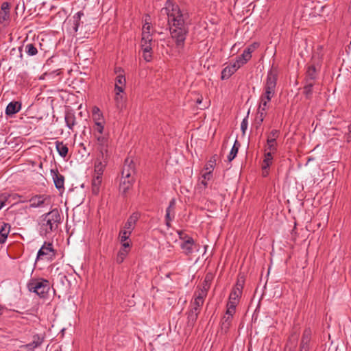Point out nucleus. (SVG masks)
<instances>
[{"label":"nucleus","mask_w":351,"mask_h":351,"mask_svg":"<svg viewBox=\"0 0 351 351\" xmlns=\"http://www.w3.org/2000/svg\"><path fill=\"white\" fill-rule=\"evenodd\" d=\"M160 16H167L171 36L179 52L184 47L185 40L189 33L188 14L184 12L172 1L167 0L160 10Z\"/></svg>","instance_id":"nucleus-1"},{"label":"nucleus","mask_w":351,"mask_h":351,"mask_svg":"<svg viewBox=\"0 0 351 351\" xmlns=\"http://www.w3.org/2000/svg\"><path fill=\"white\" fill-rule=\"evenodd\" d=\"M61 222V216L57 208L53 209L49 213L42 215L39 222L40 234L42 236H47L56 231Z\"/></svg>","instance_id":"nucleus-2"},{"label":"nucleus","mask_w":351,"mask_h":351,"mask_svg":"<svg viewBox=\"0 0 351 351\" xmlns=\"http://www.w3.org/2000/svg\"><path fill=\"white\" fill-rule=\"evenodd\" d=\"M149 16H146L148 18ZM153 38L151 33V24L145 19V23L143 25L141 47L143 51V56L145 61L149 62L152 60Z\"/></svg>","instance_id":"nucleus-3"},{"label":"nucleus","mask_w":351,"mask_h":351,"mask_svg":"<svg viewBox=\"0 0 351 351\" xmlns=\"http://www.w3.org/2000/svg\"><path fill=\"white\" fill-rule=\"evenodd\" d=\"M28 289L40 297H45L49 289V284L47 280L34 279L29 282Z\"/></svg>","instance_id":"nucleus-4"},{"label":"nucleus","mask_w":351,"mask_h":351,"mask_svg":"<svg viewBox=\"0 0 351 351\" xmlns=\"http://www.w3.org/2000/svg\"><path fill=\"white\" fill-rule=\"evenodd\" d=\"M257 47V43H253L247 47L244 50L243 53L240 56H239L234 62L230 63L231 69L236 72L241 66L245 64L248 60H250L252 58V53Z\"/></svg>","instance_id":"nucleus-5"},{"label":"nucleus","mask_w":351,"mask_h":351,"mask_svg":"<svg viewBox=\"0 0 351 351\" xmlns=\"http://www.w3.org/2000/svg\"><path fill=\"white\" fill-rule=\"evenodd\" d=\"M95 141L93 147L96 154H108V138L104 134L93 135Z\"/></svg>","instance_id":"nucleus-6"},{"label":"nucleus","mask_w":351,"mask_h":351,"mask_svg":"<svg viewBox=\"0 0 351 351\" xmlns=\"http://www.w3.org/2000/svg\"><path fill=\"white\" fill-rule=\"evenodd\" d=\"M242 284L238 282L231 291L226 307L236 309V306L239 304V299L242 294Z\"/></svg>","instance_id":"nucleus-7"},{"label":"nucleus","mask_w":351,"mask_h":351,"mask_svg":"<svg viewBox=\"0 0 351 351\" xmlns=\"http://www.w3.org/2000/svg\"><path fill=\"white\" fill-rule=\"evenodd\" d=\"M178 234L180 235V239L183 240V242L180 244V247L185 254H191L193 252V247L195 245L193 239L182 232H179Z\"/></svg>","instance_id":"nucleus-8"},{"label":"nucleus","mask_w":351,"mask_h":351,"mask_svg":"<svg viewBox=\"0 0 351 351\" xmlns=\"http://www.w3.org/2000/svg\"><path fill=\"white\" fill-rule=\"evenodd\" d=\"M108 154H103L102 157L100 154H96L94 170L95 175L102 176L104 171L107 164Z\"/></svg>","instance_id":"nucleus-9"},{"label":"nucleus","mask_w":351,"mask_h":351,"mask_svg":"<svg viewBox=\"0 0 351 351\" xmlns=\"http://www.w3.org/2000/svg\"><path fill=\"white\" fill-rule=\"evenodd\" d=\"M55 256V252L52 247L51 243H45L40 249L38 250L37 254L36 259H43L46 258L47 260L52 259V258Z\"/></svg>","instance_id":"nucleus-10"},{"label":"nucleus","mask_w":351,"mask_h":351,"mask_svg":"<svg viewBox=\"0 0 351 351\" xmlns=\"http://www.w3.org/2000/svg\"><path fill=\"white\" fill-rule=\"evenodd\" d=\"M235 312L236 309L226 307V314L222 317L221 322V329L225 332H227L230 328Z\"/></svg>","instance_id":"nucleus-11"},{"label":"nucleus","mask_w":351,"mask_h":351,"mask_svg":"<svg viewBox=\"0 0 351 351\" xmlns=\"http://www.w3.org/2000/svg\"><path fill=\"white\" fill-rule=\"evenodd\" d=\"M135 173L134 164L132 160L126 158L122 170V176L125 178H134Z\"/></svg>","instance_id":"nucleus-12"},{"label":"nucleus","mask_w":351,"mask_h":351,"mask_svg":"<svg viewBox=\"0 0 351 351\" xmlns=\"http://www.w3.org/2000/svg\"><path fill=\"white\" fill-rule=\"evenodd\" d=\"M50 173L56 188L58 190H64V177L58 172V169H51Z\"/></svg>","instance_id":"nucleus-13"},{"label":"nucleus","mask_w":351,"mask_h":351,"mask_svg":"<svg viewBox=\"0 0 351 351\" xmlns=\"http://www.w3.org/2000/svg\"><path fill=\"white\" fill-rule=\"evenodd\" d=\"M49 197L44 195H35L29 199V208H36L43 207L46 204Z\"/></svg>","instance_id":"nucleus-14"},{"label":"nucleus","mask_w":351,"mask_h":351,"mask_svg":"<svg viewBox=\"0 0 351 351\" xmlns=\"http://www.w3.org/2000/svg\"><path fill=\"white\" fill-rule=\"evenodd\" d=\"M276 81V75L271 72L269 73L267 77L265 85L264 86V90L267 92H274V94H275Z\"/></svg>","instance_id":"nucleus-15"},{"label":"nucleus","mask_w":351,"mask_h":351,"mask_svg":"<svg viewBox=\"0 0 351 351\" xmlns=\"http://www.w3.org/2000/svg\"><path fill=\"white\" fill-rule=\"evenodd\" d=\"M311 335L312 331L310 328L304 330L302 337L300 351H308Z\"/></svg>","instance_id":"nucleus-16"},{"label":"nucleus","mask_w":351,"mask_h":351,"mask_svg":"<svg viewBox=\"0 0 351 351\" xmlns=\"http://www.w3.org/2000/svg\"><path fill=\"white\" fill-rule=\"evenodd\" d=\"M319 66L315 64L309 65L306 73V82H314L318 75Z\"/></svg>","instance_id":"nucleus-17"},{"label":"nucleus","mask_w":351,"mask_h":351,"mask_svg":"<svg viewBox=\"0 0 351 351\" xmlns=\"http://www.w3.org/2000/svg\"><path fill=\"white\" fill-rule=\"evenodd\" d=\"M176 205V200L172 199L166 210L165 219L166 225L167 227H170V221L174 217V208Z\"/></svg>","instance_id":"nucleus-18"},{"label":"nucleus","mask_w":351,"mask_h":351,"mask_svg":"<svg viewBox=\"0 0 351 351\" xmlns=\"http://www.w3.org/2000/svg\"><path fill=\"white\" fill-rule=\"evenodd\" d=\"M126 86V80L125 75L119 73L115 78L114 90L119 92H124Z\"/></svg>","instance_id":"nucleus-19"},{"label":"nucleus","mask_w":351,"mask_h":351,"mask_svg":"<svg viewBox=\"0 0 351 351\" xmlns=\"http://www.w3.org/2000/svg\"><path fill=\"white\" fill-rule=\"evenodd\" d=\"M139 219V214L137 213H133L130 217L128 219L126 223H125L123 228L128 230L130 232H132L136 226V223Z\"/></svg>","instance_id":"nucleus-20"},{"label":"nucleus","mask_w":351,"mask_h":351,"mask_svg":"<svg viewBox=\"0 0 351 351\" xmlns=\"http://www.w3.org/2000/svg\"><path fill=\"white\" fill-rule=\"evenodd\" d=\"M134 182V178L128 179L121 177L119 185V191L123 194L126 193L132 188Z\"/></svg>","instance_id":"nucleus-21"},{"label":"nucleus","mask_w":351,"mask_h":351,"mask_svg":"<svg viewBox=\"0 0 351 351\" xmlns=\"http://www.w3.org/2000/svg\"><path fill=\"white\" fill-rule=\"evenodd\" d=\"M273 154H274L271 152H265V158L262 165L263 176H267L268 174L267 169L272 163Z\"/></svg>","instance_id":"nucleus-22"},{"label":"nucleus","mask_w":351,"mask_h":351,"mask_svg":"<svg viewBox=\"0 0 351 351\" xmlns=\"http://www.w3.org/2000/svg\"><path fill=\"white\" fill-rule=\"evenodd\" d=\"M21 108V104L19 101H12L8 104L5 109L7 115H13L17 113Z\"/></svg>","instance_id":"nucleus-23"},{"label":"nucleus","mask_w":351,"mask_h":351,"mask_svg":"<svg viewBox=\"0 0 351 351\" xmlns=\"http://www.w3.org/2000/svg\"><path fill=\"white\" fill-rule=\"evenodd\" d=\"M132 232L123 228L119 232V241L123 247H130V242L128 241Z\"/></svg>","instance_id":"nucleus-24"},{"label":"nucleus","mask_w":351,"mask_h":351,"mask_svg":"<svg viewBox=\"0 0 351 351\" xmlns=\"http://www.w3.org/2000/svg\"><path fill=\"white\" fill-rule=\"evenodd\" d=\"M44 340V337L40 335L33 336V340L31 343L25 345V348L29 350H34L36 348L40 346Z\"/></svg>","instance_id":"nucleus-25"},{"label":"nucleus","mask_w":351,"mask_h":351,"mask_svg":"<svg viewBox=\"0 0 351 351\" xmlns=\"http://www.w3.org/2000/svg\"><path fill=\"white\" fill-rule=\"evenodd\" d=\"M212 178L211 171H206L204 173L200 178L199 182L197 185L198 189L202 191L204 190L208 185V181Z\"/></svg>","instance_id":"nucleus-26"},{"label":"nucleus","mask_w":351,"mask_h":351,"mask_svg":"<svg viewBox=\"0 0 351 351\" xmlns=\"http://www.w3.org/2000/svg\"><path fill=\"white\" fill-rule=\"evenodd\" d=\"M10 231V226L6 223H2L0 226V243L5 242Z\"/></svg>","instance_id":"nucleus-27"},{"label":"nucleus","mask_w":351,"mask_h":351,"mask_svg":"<svg viewBox=\"0 0 351 351\" xmlns=\"http://www.w3.org/2000/svg\"><path fill=\"white\" fill-rule=\"evenodd\" d=\"M213 279V276L212 274H207L205 276L204 280L202 284V287L198 290V291L202 293V294H205L207 295V292L210 287V283Z\"/></svg>","instance_id":"nucleus-28"},{"label":"nucleus","mask_w":351,"mask_h":351,"mask_svg":"<svg viewBox=\"0 0 351 351\" xmlns=\"http://www.w3.org/2000/svg\"><path fill=\"white\" fill-rule=\"evenodd\" d=\"M102 176L94 175L92 180V193L97 195L99 192Z\"/></svg>","instance_id":"nucleus-29"},{"label":"nucleus","mask_w":351,"mask_h":351,"mask_svg":"<svg viewBox=\"0 0 351 351\" xmlns=\"http://www.w3.org/2000/svg\"><path fill=\"white\" fill-rule=\"evenodd\" d=\"M64 120L66 126L70 130H73L76 124V118L74 113L71 112H66L65 114Z\"/></svg>","instance_id":"nucleus-30"},{"label":"nucleus","mask_w":351,"mask_h":351,"mask_svg":"<svg viewBox=\"0 0 351 351\" xmlns=\"http://www.w3.org/2000/svg\"><path fill=\"white\" fill-rule=\"evenodd\" d=\"M206 297V295L202 294V293L197 291L194 293V300L192 302L194 304V305H196L197 306L201 308V306L204 304V299Z\"/></svg>","instance_id":"nucleus-31"},{"label":"nucleus","mask_w":351,"mask_h":351,"mask_svg":"<svg viewBox=\"0 0 351 351\" xmlns=\"http://www.w3.org/2000/svg\"><path fill=\"white\" fill-rule=\"evenodd\" d=\"M56 147L60 156L64 158L67 155L69 149L66 145L64 144L63 142L56 141Z\"/></svg>","instance_id":"nucleus-32"},{"label":"nucleus","mask_w":351,"mask_h":351,"mask_svg":"<svg viewBox=\"0 0 351 351\" xmlns=\"http://www.w3.org/2000/svg\"><path fill=\"white\" fill-rule=\"evenodd\" d=\"M129 248L130 247H121L120 250L119 251L117 254V256L116 258V261L118 263H121L123 262L126 256H128L129 253Z\"/></svg>","instance_id":"nucleus-33"},{"label":"nucleus","mask_w":351,"mask_h":351,"mask_svg":"<svg viewBox=\"0 0 351 351\" xmlns=\"http://www.w3.org/2000/svg\"><path fill=\"white\" fill-rule=\"evenodd\" d=\"M84 16V13L82 12H77L73 17V29L75 32H77L80 26V20L82 16Z\"/></svg>","instance_id":"nucleus-34"},{"label":"nucleus","mask_w":351,"mask_h":351,"mask_svg":"<svg viewBox=\"0 0 351 351\" xmlns=\"http://www.w3.org/2000/svg\"><path fill=\"white\" fill-rule=\"evenodd\" d=\"M240 144L236 140L234 145L232 146L229 155L228 156V160L229 162L232 161L237 156L239 150Z\"/></svg>","instance_id":"nucleus-35"},{"label":"nucleus","mask_w":351,"mask_h":351,"mask_svg":"<svg viewBox=\"0 0 351 351\" xmlns=\"http://www.w3.org/2000/svg\"><path fill=\"white\" fill-rule=\"evenodd\" d=\"M199 313L195 312V311L189 310L188 313V325L189 326H193L195 323L197 318L198 317Z\"/></svg>","instance_id":"nucleus-36"},{"label":"nucleus","mask_w":351,"mask_h":351,"mask_svg":"<svg viewBox=\"0 0 351 351\" xmlns=\"http://www.w3.org/2000/svg\"><path fill=\"white\" fill-rule=\"evenodd\" d=\"M314 84V82H306V84L304 87V93L306 97L308 98L311 96Z\"/></svg>","instance_id":"nucleus-37"},{"label":"nucleus","mask_w":351,"mask_h":351,"mask_svg":"<svg viewBox=\"0 0 351 351\" xmlns=\"http://www.w3.org/2000/svg\"><path fill=\"white\" fill-rule=\"evenodd\" d=\"M235 73L234 71H233L231 69V66L229 64L227 66H226L221 72V79L226 80L228 79L232 74Z\"/></svg>","instance_id":"nucleus-38"},{"label":"nucleus","mask_w":351,"mask_h":351,"mask_svg":"<svg viewBox=\"0 0 351 351\" xmlns=\"http://www.w3.org/2000/svg\"><path fill=\"white\" fill-rule=\"evenodd\" d=\"M105 123H96L93 126V135L104 134Z\"/></svg>","instance_id":"nucleus-39"},{"label":"nucleus","mask_w":351,"mask_h":351,"mask_svg":"<svg viewBox=\"0 0 351 351\" xmlns=\"http://www.w3.org/2000/svg\"><path fill=\"white\" fill-rule=\"evenodd\" d=\"M114 101L116 102V105L117 108H121L123 106V96L121 93L123 92H119L118 90H114Z\"/></svg>","instance_id":"nucleus-40"},{"label":"nucleus","mask_w":351,"mask_h":351,"mask_svg":"<svg viewBox=\"0 0 351 351\" xmlns=\"http://www.w3.org/2000/svg\"><path fill=\"white\" fill-rule=\"evenodd\" d=\"M276 151V141L272 140H267V147L265 152H271L274 154Z\"/></svg>","instance_id":"nucleus-41"},{"label":"nucleus","mask_w":351,"mask_h":351,"mask_svg":"<svg viewBox=\"0 0 351 351\" xmlns=\"http://www.w3.org/2000/svg\"><path fill=\"white\" fill-rule=\"evenodd\" d=\"M25 51L29 56H35L38 53L37 49L33 44L29 43L25 46Z\"/></svg>","instance_id":"nucleus-42"},{"label":"nucleus","mask_w":351,"mask_h":351,"mask_svg":"<svg viewBox=\"0 0 351 351\" xmlns=\"http://www.w3.org/2000/svg\"><path fill=\"white\" fill-rule=\"evenodd\" d=\"M279 136V131L277 130H273L267 136V140H272L276 141L277 138Z\"/></svg>","instance_id":"nucleus-43"},{"label":"nucleus","mask_w":351,"mask_h":351,"mask_svg":"<svg viewBox=\"0 0 351 351\" xmlns=\"http://www.w3.org/2000/svg\"><path fill=\"white\" fill-rule=\"evenodd\" d=\"M265 115H266V112L258 110L256 119L258 120L257 123L258 125H261L263 123V121L265 117Z\"/></svg>","instance_id":"nucleus-44"},{"label":"nucleus","mask_w":351,"mask_h":351,"mask_svg":"<svg viewBox=\"0 0 351 351\" xmlns=\"http://www.w3.org/2000/svg\"><path fill=\"white\" fill-rule=\"evenodd\" d=\"M215 164V156H213L210 160L208 161V164H206L205 169L207 171H209L210 170L212 171L213 167Z\"/></svg>","instance_id":"nucleus-45"},{"label":"nucleus","mask_w":351,"mask_h":351,"mask_svg":"<svg viewBox=\"0 0 351 351\" xmlns=\"http://www.w3.org/2000/svg\"><path fill=\"white\" fill-rule=\"evenodd\" d=\"M93 119L95 124L96 123H105V121L104 120V118H103L102 113L97 114L96 115H93Z\"/></svg>","instance_id":"nucleus-46"},{"label":"nucleus","mask_w":351,"mask_h":351,"mask_svg":"<svg viewBox=\"0 0 351 351\" xmlns=\"http://www.w3.org/2000/svg\"><path fill=\"white\" fill-rule=\"evenodd\" d=\"M268 108V104H266L265 101H262L260 100V104L258 110L266 112Z\"/></svg>","instance_id":"nucleus-47"},{"label":"nucleus","mask_w":351,"mask_h":351,"mask_svg":"<svg viewBox=\"0 0 351 351\" xmlns=\"http://www.w3.org/2000/svg\"><path fill=\"white\" fill-rule=\"evenodd\" d=\"M10 18V14L8 12H1L0 13V23H2L4 21H6Z\"/></svg>","instance_id":"nucleus-48"},{"label":"nucleus","mask_w":351,"mask_h":351,"mask_svg":"<svg viewBox=\"0 0 351 351\" xmlns=\"http://www.w3.org/2000/svg\"><path fill=\"white\" fill-rule=\"evenodd\" d=\"M248 125V121H247V117L243 119L241 124V129L243 132V133H245V130L247 128Z\"/></svg>","instance_id":"nucleus-49"},{"label":"nucleus","mask_w":351,"mask_h":351,"mask_svg":"<svg viewBox=\"0 0 351 351\" xmlns=\"http://www.w3.org/2000/svg\"><path fill=\"white\" fill-rule=\"evenodd\" d=\"M1 8V12H8L10 14V4L8 2H3Z\"/></svg>","instance_id":"nucleus-50"},{"label":"nucleus","mask_w":351,"mask_h":351,"mask_svg":"<svg viewBox=\"0 0 351 351\" xmlns=\"http://www.w3.org/2000/svg\"><path fill=\"white\" fill-rule=\"evenodd\" d=\"M345 138L348 143L351 142V123L348 125V131L345 134Z\"/></svg>","instance_id":"nucleus-51"},{"label":"nucleus","mask_w":351,"mask_h":351,"mask_svg":"<svg viewBox=\"0 0 351 351\" xmlns=\"http://www.w3.org/2000/svg\"><path fill=\"white\" fill-rule=\"evenodd\" d=\"M274 95L275 94H274V92H271V91L267 92V91L264 90V93L262 94L261 96L272 98L274 96Z\"/></svg>","instance_id":"nucleus-52"},{"label":"nucleus","mask_w":351,"mask_h":351,"mask_svg":"<svg viewBox=\"0 0 351 351\" xmlns=\"http://www.w3.org/2000/svg\"><path fill=\"white\" fill-rule=\"evenodd\" d=\"M200 309H201V308H199V306H197L196 305H194V304L193 302H191V308H190L191 311H195V312L199 313Z\"/></svg>","instance_id":"nucleus-53"},{"label":"nucleus","mask_w":351,"mask_h":351,"mask_svg":"<svg viewBox=\"0 0 351 351\" xmlns=\"http://www.w3.org/2000/svg\"><path fill=\"white\" fill-rule=\"evenodd\" d=\"M101 111H100V110H99V108H97V107H94V108H93V115H96L97 114H101Z\"/></svg>","instance_id":"nucleus-54"},{"label":"nucleus","mask_w":351,"mask_h":351,"mask_svg":"<svg viewBox=\"0 0 351 351\" xmlns=\"http://www.w3.org/2000/svg\"><path fill=\"white\" fill-rule=\"evenodd\" d=\"M271 97H263V96H261V97H260V100L262 101H265L266 104H268L271 101Z\"/></svg>","instance_id":"nucleus-55"},{"label":"nucleus","mask_w":351,"mask_h":351,"mask_svg":"<svg viewBox=\"0 0 351 351\" xmlns=\"http://www.w3.org/2000/svg\"><path fill=\"white\" fill-rule=\"evenodd\" d=\"M114 73L117 74V75H118L119 73H123V69L121 68V67H116L114 69Z\"/></svg>","instance_id":"nucleus-56"},{"label":"nucleus","mask_w":351,"mask_h":351,"mask_svg":"<svg viewBox=\"0 0 351 351\" xmlns=\"http://www.w3.org/2000/svg\"><path fill=\"white\" fill-rule=\"evenodd\" d=\"M5 202L0 199V210L4 206Z\"/></svg>","instance_id":"nucleus-57"},{"label":"nucleus","mask_w":351,"mask_h":351,"mask_svg":"<svg viewBox=\"0 0 351 351\" xmlns=\"http://www.w3.org/2000/svg\"><path fill=\"white\" fill-rule=\"evenodd\" d=\"M201 102H202V101H201V100L197 99V103L200 104Z\"/></svg>","instance_id":"nucleus-58"}]
</instances>
